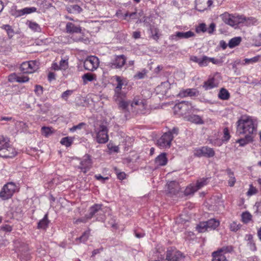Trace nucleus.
<instances>
[{
  "mask_svg": "<svg viewBox=\"0 0 261 261\" xmlns=\"http://www.w3.org/2000/svg\"><path fill=\"white\" fill-rule=\"evenodd\" d=\"M150 31L151 34V38L155 41H158L161 36L159 33V30L153 26H151L150 28Z\"/></svg>",
  "mask_w": 261,
  "mask_h": 261,
  "instance_id": "obj_31",
  "label": "nucleus"
},
{
  "mask_svg": "<svg viewBox=\"0 0 261 261\" xmlns=\"http://www.w3.org/2000/svg\"><path fill=\"white\" fill-rule=\"evenodd\" d=\"M37 5L39 9L43 12H44L47 9L53 7L52 4L47 0H43L40 2H38Z\"/></svg>",
  "mask_w": 261,
  "mask_h": 261,
  "instance_id": "obj_28",
  "label": "nucleus"
},
{
  "mask_svg": "<svg viewBox=\"0 0 261 261\" xmlns=\"http://www.w3.org/2000/svg\"><path fill=\"white\" fill-rule=\"evenodd\" d=\"M173 138L170 132H166L158 140L157 144L162 148H169Z\"/></svg>",
  "mask_w": 261,
  "mask_h": 261,
  "instance_id": "obj_13",
  "label": "nucleus"
},
{
  "mask_svg": "<svg viewBox=\"0 0 261 261\" xmlns=\"http://www.w3.org/2000/svg\"><path fill=\"white\" fill-rule=\"evenodd\" d=\"M220 17L225 23L234 28H237L240 25L248 24L246 18L243 16H234L226 12L221 14Z\"/></svg>",
  "mask_w": 261,
  "mask_h": 261,
  "instance_id": "obj_3",
  "label": "nucleus"
},
{
  "mask_svg": "<svg viewBox=\"0 0 261 261\" xmlns=\"http://www.w3.org/2000/svg\"><path fill=\"white\" fill-rule=\"evenodd\" d=\"M223 133H224V140L227 141L230 137V136L229 135V132L228 128L225 127L223 129Z\"/></svg>",
  "mask_w": 261,
  "mask_h": 261,
  "instance_id": "obj_61",
  "label": "nucleus"
},
{
  "mask_svg": "<svg viewBox=\"0 0 261 261\" xmlns=\"http://www.w3.org/2000/svg\"><path fill=\"white\" fill-rule=\"evenodd\" d=\"M89 233L88 232H84L80 237L76 238V241H79L80 242H85L88 239Z\"/></svg>",
  "mask_w": 261,
  "mask_h": 261,
  "instance_id": "obj_49",
  "label": "nucleus"
},
{
  "mask_svg": "<svg viewBox=\"0 0 261 261\" xmlns=\"http://www.w3.org/2000/svg\"><path fill=\"white\" fill-rule=\"evenodd\" d=\"M126 60L125 56L123 55L117 56L115 58V68H121L125 64Z\"/></svg>",
  "mask_w": 261,
  "mask_h": 261,
  "instance_id": "obj_26",
  "label": "nucleus"
},
{
  "mask_svg": "<svg viewBox=\"0 0 261 261\" xmlns=\"http://www.w3.org/2000/svg\"><path fill=\"white\" fill-rule=\"evenodd\" d=\"M74 140V138L70 137L63 138L60 141L62 145L68 147L71 145Z\"/></svg>",
  "mask_w": 261,
  "mask_h": 261,
  "instance_id": "obj_33",
  "label": "nucleus"
},
{
  "mask_svg": "<svg viewBox=\"0 0 261 261\" xmlns=\"http://www.w3.org/2000/svg\"><path fill=\"white\" fill-rule=\"evenodd\" d=\"M42 134L45 137H48L51 133V128L48 127L43 126L41 128Z\"/></svg>",
  "mask_w": 261,
  "mask_h": 261,
  "instance_id": "obj_50",
  "label": "nucleus"
},
{
  "mask_svg": "<svg viewBox=\"0 0 261 261\" xmlns=\"http://www.w3.org/2000/svg\"><path fill=\"white\" fill-rule=\"evenodd\" d=\"M230 229L231 231H237L240 229V226L237 222H233L230 225Z\"/></svg>",
  "mask_w": 261,
  "mask_h": 261,
  "instance_id": "obj_59",
  "label": "nucleus"
},
{
  "mask_svg": "<svg viewBox=\"0 0 261 261\" xmlns=\"http://www.w3.org/2000/svg\"><path fill=\"white\" fill-rule=\"evenodd\" d=\"M187 119L188 121L196 124H202L204 123V121L201 117L197 115L192 114L189 115L187 117Z\"/></svg>",
  "mask_w": 261,
  "mask_h": 261,
  "instance_id": "obj_21",
  "label": "nucleus"
},
{
  "mask_svg": "<svg viewBox=\"0 0 261 261\" xmlns=\"http://www.w3.org/2000/svg\"><path fill=\"white\" fill-rule=\"evenodd\" d=\"M230 97V95H229V93L228 92V91L224 89V88H222L219 94H218V97L221 99H222V100H227L229 99Z\"/></svg>",
  "mask_w": 261,
  "mask_h": 261,
  "instance_id": "obj_32",
  "label": "nucleus"
},
{
  "mask_svg": "<svg viewBox=\"0 0 261 261\" xmlns=\"http://www.w3.org/2000/svg\"><path fill=\"white\" fill-rule=\"evenodd\" d=\"M256 192L257 190L256 189V188L253 187L252 186H250V188L247 192V195L249 196H251L256 194Z\"/></svg>",
  "mask_w": 261,
  "mask_h": 261,
  "instance_id": "obj_64",
  "label": "nucleus"
},
{
  "mask_svg": "<svg viewBox=\"0 0 261 261\" xmlns=\"http://www.w3.org/2000/svg\"><path fill=\"white\" fill-rule=\"evenodd\" d=\"M215 154L214 149L208 146H203L195 149L194 155L196 156H204L206 158L213 157Z\"/></svg>",
  "mask_w": 261,
  "mask_h": 261,
  "instance_id": "obj_11",
  "label": "nucleus"
},
{
  "mask_svg": "<svg viewBox=\"0 0 261 261\" xmlns=\"http://www.w3.org/2000/svg\"><path fill=\"white\" fill-rule=\"evenodd\" d=\"M94 134H95L96 141L99 143H105L108 140L107 127L103 125H95Z\"/></svg>",
  "mask_w": 261,
  "mask_h": 261,
  "instance_id": "obj_8",
  "label": "nucleus"
},
{
  "mask_svg": "<svg viewBox=\"0 0 261 261\" xmlns=\"http://www.w3.org/2000/svg\"><path fill=\"white\" fill-rule=\"evenodd\" d=\"M242 41L241 37H236L231 39L228 43V46L230 48H232L239 45Z\"/></svg>",
  "mask_w": 261,
  "mask_h": 261,
  "instance_id": "obj_29",
  "label": "nucleus"
},
{
  "mask_svg": "<svg viewBox=\"0 0 261 261\" xmlns=\"http://www.w3.org/2000/svg\"><path fill=\"white\" fill-rule=\"evenodd\" d=\"M197 191H198V190L196 186L193 184H191L186 188L185 190V195H192L193 194Z\"/></svg>",
  "mask_w": 261,
  "mask_h": 261,
  "instance_id": "obj_36",
  "label": "nucleus"
},
{
  "mask_svg": "<svg viewBox=\"0 0 261 261\" xmlns=\"http://www.w3.org/2000/svg\"><path fill=\"white\" fill-rule=\"evenodd\" d=\"M125 97L126 95L123 98H118L117 97H116V98H115V101H118V105L119 109L122 110L124 112L128 111L127 108L130 103L129 101L125 100Z\"/></svg>",
  "mask_w": 261,
  "mask_h": 261,
  "instance_id": "obj_18",
  "label": "nucleus"
},
{
  "mask_svg": "<svg viewBox=\"0 0 261 261\" xmlns=\"http://www.w3.org/2000/svg\"><path fill=\"white\" fill-rule=\"evenodd\" d=\"M233 251V247L231 246H223L215 252H219V254H224L231 252Z\"/></svg>",
  "mask_w": 261,
  "mask_h": 261,
  "instance_id": "obj_38",
  "label": "nucleus"
},
{
  "mask_svg": "<svg viewBox=\"0 0 261 261\" xmlns=\"http://www.w3.org/2000/svg\"><path fill=\"white\" fill-rule=\"evenodd\" d=\"M259 59V56L254 57L250 59L246 58L244 59V63H242L243 65L249 64L257 62Z\"/></svg>",
  "mask_w": 261,
  "mask_h": 261,
  "instance_id": "obj_46",
  "label": "nucleus"
},
{
  "mask_svg": "<svg viewBox=\"0 0 261 261\" xmlns=\"http://www.w3.org/2000/svg\"><path fill=\"white\" fill-rule=\"evenodd\" d=\"M16 190V186L13 182L5 185L0 192V197L3 200H7L12 197Z\"/></svg>",
  "mask_w": 261,
  "mask_h": 261,
  "instance_id": "obj_9",
  "label": "nucleus"
},
{
  "mask_svg": "<svg viewBox=\"0 0 261 261\" xmlns=\"http://www.w3.org/2000/svg\"><path fill=\"white\" fill-rule=\"evenodd\" d=\"M60 70H66L68 67V63L67 59H62L59 63Z\"/></svg>",
  "mask_w": 261,
  "mask_h": 261,
  "instance_id": "obj_47",
  "label": "nucleus"
},
{
  "mask_svg": "<svg viewBox=\"0 0 261 261\" xmlns=\"http://www.w3.org/2000/svg\"><path fill=\"white\" fill-rule=\"evenodd\" d=\"M142 106L143 109H146V105L144 102L143 100L135 98L131 103V107H135V106Z\"/></svg>",
  "mask_w": 261,
  "mask_h": 261,
  "instance_id": "obj_37",
  "label": "nucleus"
},
{
  "mask_svg": "<svg viewBox=\"0 0 261 261\" xmlns=\"http://www.w3.org/2000/svg\"><path fill=\"white\" fill-rule=\"evenodd\" d=\"M177 96L181 98L188 96V89L186 90H181L180 92L177 95Z\"/></svg>",
  "mask_w": 261,
  "mask_h": 261,
  "instance_id": "obj_62",
  "label": "nucleus"
},
{
  "mask_svg": "<svg viewBox=\"0 0 261 261\" xmlns=\"http://www.w3.org/2000/svg\"><path fill=\"white\" fill-rule=\"evenodd\" d=\"M38 67V62L30 61L22 63L20 66V69L24 73H32L37 70Z\"/></svg>",
  "mask_w": 261,
  "mask_h": 261,
  "instance_id": "obj_10",
  "label": "nucleus"
},
{
  "mask_svg": "<svg viewBox=\"0 0 261 261\" xmlns=\"http://www.w3.org/2000/svg\"><path fill=\"white\" fill-rule=\"evenodd\" d=\"M237 132L239 134L252 135L256 130L255 121L249 116H242L237 121Z\"/></svg>",
  "mask_w": 261,
  "mask_h": 261,
  "instance_id": "obj_1",
  "label": "nucleus"
},
{
  "mask_svg": "<svg viewBox=\"0 0 261 261\" xmlns=\"http://www.w3.org/2000/svg\"><path fill=\"white\" fill-rule=\"evenodd\" d=\"M197 32H205L207 31V28L206 27V25L205 23H201L196 28Z\"/></svg>",
  "mask_w": 261,
  "mask_h": 261,
  "instance_id": "obj_60",
  "label": "nucleus"
},
{
  "mask_svg": "<svg viewBox=\"0 0 261 261\" xmlns=\"http://www.w3.org/2000/svg\"><path fill=\"white\" fill-rule=\"evenodd\" d=\"M147 73V70L143 69L141 71L138 72L135 75L134 77L137 79H144Z\"/></svg>",
  "mask_w": 261,
  "mask_h": 261,
  "instance_id": "obj_51",
  "label": "nucleus"
},
{
  "mask_svg": "<svg viewBox=\"0 0 261 261\" xmlns=\"http://www.w3.org/2000/svg\"><path fill=\"white\" fill-rule=\"evenodd\" d=\"M194 36L195 33L191 31L186 32H177L175 34L171 35L169 39L171 40L177 41L179 39H188Z\"/></svg>",
  "mask_w": 261,
  "mask_h": 261,
  "instance_id": "obj_15",
  "label": "nucleus"
},
{
  "mask_svg": "<svg viewBox=\"0 0 261 261\" xmlns=\"http://www.w3.org/2000/svg\"><path fill=\"white\" fill-rule=\"evenodd\" d=\"M189 96H197L199 95V91L195 89H188Z\"/></svg>",
  "mask_w": 261,
  "mask_h": 261,
  "instance_id": "obj_56",
  "label": "nucleus"
},
{
  "mask_svg": "<svg viewBox=\"0 0 261 261\" xmlns=\"http://www.w3.org/2000/svg\"><path fill=\"white\" fill-rule=\"evenodd\" d=\"M226 172L229 177L228 185L230 187H233L236 181L235 177L234 176V173L230 169H227Z\"/></svg>",
  "mask_w": 261,
  "mask_h": 261,
  "instance_id": "obj_34",
  "label": "nucleus"
},
{
  "mask_svg": "<svg viewBox=\"0 0 261 261\" xmlns=\"http://www.w3.org/2000/svg\"><path fill=\"white\" fill-rule=\"evenodd\" d=\"M126 138L127 137L123 132L119 133V135L117 136V140L119 141V144L118 146H115V152H118L120 146H123L124 149L126 148Z\"/></svg>",
  "mask_w": 261,
  "mask_h": 261,
  "instance_id": "obj_17",
  "label": "nucleus"
},
{
  "mask_svg": "<svg viewBox=\"0 0 261 261\" xmlns=\"http://www.w3.org/2000/svg\"><path fill=\"white\" fill-rule=\"evenodd\" d=\"M108 151L109 154H111L114 152V144L113 143H109L108 145Z\"/></svg>",
  "mask_w": 261,
  "mask_h": 261,
  "instance_id": "obj_63",
  "label": "nucleus"
},
{
  "mask_svg": "<svg viewBox=\"0 0 261 261\" xmlns=\"http://www.w3.org/2000/svg\"><path fill=\"white\" fill-rule=\"evenodd\" d=\"M86 124L84 122H81L78 124L77 125L73 126L71 128H70V131L73 132L77 129H81L84 126H85Z\"/></svg>",
  "mask_w": 261,
  "mask_h": 261,
  "instance_id": "obj_53",
  "label": "nucleus"
},
{
  "mask_svg": "<svg viewBox=\"0 0 261 261\" xmlns=\"http://www.w3.org/2000/svg\"><path fill=\"white\" fill-rule=\"evenodd\" d=\"M167 191L171 195H176L180 190V186L178 182L171 181L167 184Z\"/></svg>",
  "mask_w": 261,
  "mask_h": 261,
  "instance_id": "obj_16",
  "label": "nucleus"
},
{
  "mask_svg": "<svg viewBox=\"0 0 261 261\" xmlns=\"http://www.w3.org/2000/svg\"><path fill=\"white\" fill-rule=\"evenodd\" d=\"M3 28L7 32L9 38H11L14 36V30L12 29V27L10 25H4Z\"/></svg>",
  "mask_w": 261,
  "mask_h": 261,
  "instance_id": "obj_43",
  "label": "nucleus"
},
{
  "mask_svg": "<svg viewBox=\"0 0 261 261\" xmlns=\"http://www.w3.org/2000/svg\"><path fill=\"white\" fill-rule=\"evenodd\" d=\"M170 84L168 81L162 82L156 87V90L162 94H166L168 90L170 88Z\"/></svg>",
  "mask_w": 261,
  "mask_h": 261,
  "instance_id": "obj_25",
  "label": "nucleus"
},
{
  "mask_svg": "<svg viewBox=\"0 0 261 261\" xmlns=\"http://www.w3.org/2000/svg\"><path fill=\"white\" fill-rule=\"evenodd\" d=\"M182 254L176 250H169L167 251L166 258L160 252H153L150 258L151 261H179L182 257Z\"/></svg>",
  "mask_w": 261,
  "mask_h": 261,
  "instance_id": "obj_2",
  "label": "nucleus"
},
{
  "mask_svg": "<svg viewBox=\"0 0 261 261\" xmlns=\"http://www.w3.org/2000/svg\"><path fill=\"white\" fill-rule=\"evenodd\" d=\"M213 257L212 261H227L225 255L219 254V252H213Z\"/></svg>",
  "mask_w": 261,
  "mask_h": 261,
  "instance_id": "obj_39",
  "label": "nucleus"
},
{
  "mask_svg": "<svg viewBox=\"0 0 261 261\" xmlns=\"http://www.w3.org/2000/svg\"><path fill=\"white\" fill-rule=\"evenodd\" d=\"M115 80L117 83L115 87V97L123 98L126 95L125 87L127 81L125 78L119 76H115Z\"/></svg>",
  "mask_w": 261,
  "mask_h": 261,
  "instance_id": "obj_7",
  "label": "nucleus"
},
{
  "mask_svg": "<svg viewBox=\"0 0 261 261\" xmlns=\"http://www.w3.org/2000/svg\"><path fill=\"white\" fill-rule=\"evenodd\" d=\"M208 64V57L203 56L200 58L199 65L201 67L206 66Z\"/></svg>",
  "mask_w": 261,
  "mask_h": 261,
  "instance_id": "obj_52",
  "label": "nucleus"
},
{
  "mask_svg": "<svg viewBox=\"0 0 261 261\" xmlns=\"http://www.w3.org/2000/svg\"><path fill=\"white\" fill-rule=\"evenodd\" d=\"M214 78H210L203 83V87L205 90H210L217 87V84L215 82Z\"/></svg>",
  "mask_w": 261,
  "mask_h": 261,
  "instance_id": "obj_24",
  "label": "nucleus"
},
{
  "mask_svg": "<svg viewBox=\"0 0 261 261\" xmlns=\"http://www.w3.org/2000/svg\"><path fill=\"white\" fill-rule=\"evenodd\" d=\"M82 80L83 81V84L86 85L88 82H91L94 80V76L93 74L90 73H87L84 74L82 76Z\"/></svg>",
  "mask_w": 261,
  "mask_h": 261,
  "instance_id": "obj_40",
  "label": "nucleus"
},
{
  "mask_svg": "<svg viewBox=\"0 0 261 261\" xmlns=\"http://www.w3.org/2000/svg\"><path fill=\"white\" fill-rule=\"evenodd\" d=\"M207 178H203L197 180L195 186L198 190L207 184Z\"/></svg>",
  "mask_w": 261,
  "mask_h": 261,
  "instance_id": "obj_42",
  "label": "nucleus"
},
{
  "mask_svg": "<svg viewBox=\"0 0 261 261\" xmlns=\"http://www.w3.org/2000/svg\"><path fill=\"white\" fill-rule=\"evenodd\" d=\"M92 166V161L90 156L89 154H86L80 162L79 168L81 171L86 173L90 169Z\"/></svg>",
  "mask_w": 261,
  "mask_h": 261,
  "instance_id": "obj_14",
  "label": "nucleus"
},
{
  "mask_svg": "<svg viewBox=\"0 0 261 261\" xmlns=\"http://www.w3.org/2000/svg\"><path fill=\"white\" fill-rule=\"evenodd\" d=\"M73 92V91L72 90H67L62 93L61 97L63 100L67 101L69 96H70Z\"/></svg>",
  "mask_w": 261,
  "mask_h": 261,
  "instance_id": "obj_48",
  "label": "nucleus"
},
{
  "mask_svg": "<svg viewBox=\"0 0 261 261\" xmlns=\"http://www.w3.org/2000/svg\"><path fill=\"white\" fill-rule=\"evenodd\" d=\"M13 77L18 83H25L29 80V78L27 76H17L15 74L10 75L9 80L11 81V79Z\"/></svg>",
  "mask_w": 261,
  "mask_h": 261,
  "instance_id": "obj_30",
  "label": "nucleus"
},
{
  "mask_svg": "<svg viewBox=\"0 0 261 261\" xmlns=\"http://www.w3.org/2000/svg\"><path fill=\"white\" fill-rule=\"evenodd\" d=\"M49 222V220L48 219V214H46L43 218L38 222L37 228L38 229H46L48 226Z\"/></svg>",
  "mask_w": 261,
  "mask_h": 261,
  "instance_id": "obj_22",
  "label": "nucleus"
},
{
  "mask_svg": "<svg viewBox=\"0 0 261 261\" xmlns=\"http://www.w3.org/2000/svg\"><path fill=\"white\" fill-rule=\"evenodd\" d=\"M36 10L37 9L35 7L25 8L22 9L23 15L36 12Z\"/></svg>",
  "mask_w": 261,
  "mask_h": 261,
  "instance_id": "obj_57",
  "label": "nucleus"
},
{
  "mask_svg": "<svg viewBox=\"0 0 261 261\" xmlns=\"http://www.w3.org/2000/svg\"><path fill=\"white\" fill-rule=\"evenodd\" d=\"M66 9L68 13L73 14H79L83 10L82 8L77 5H68Z\"/></svg>",
  "mask_w": 261,
  "mask_h": 261,
  "instance_id": "obj_23",
  "label": "nucleus"
},
{
  "mask_svg": "<svg viewBox=\"0 0 261 261\" xmlns=\"http://www.w3.org/2000/svg\"><path fill=\"white\" fill-rule=\"evenodd\" d=\"M253 136L251 135H246L244 138H241L237 141V143L240 144L241 146H244L245 145L252 142Z\"/></svg>",
  "mask_w": 261,
  "mask_h": 261,
  "instance_id": "obj_27",
  "label": "nucleus"
},
{
  "mask_svg": "<svg viewBox=\"0 0 261 261\" xmlns=\"http://www.w3.org/2000/svg\"><path fill=\"white\" fill-rule=\"evenodd\" d=\"M167 161L166 153H161L155 159V163L158 166H165L167 164Z\"/></svg>",
  "mask_w": 261,
  "mask_h": 261,
  "instance_id": "obj_20",
  "label": "nucleus"
},
{
  "mask_svg": "<svg viewBox=\"0 0 261 261\" xmlns=\"http://www.w3.org/2000/svg\"><path fill=\"white\" fill-rule=\"evenodd\" d=\"M66 30L67 33H81L82 31L81 27L75 25L72 22H67L66 25Z\"/></svg>",
  "mask_w": 261,
  "mask_h": 261,
  "instance_id": "obj_19",
  "label": "nucleus"
},
{
  "mask_svg": "<svg viewBox=\"0 0 261 261\" xmlns=\"http://www.w3.org/2000/svg\"><path fill=\"white\" fill-rule=\"evenodd\" d=\"M252 215L250 213L246 212L242 214V219L244 223H248L251 219Z\"/></svg>",
  "mask_w": 261,
  "mask_h": 261,
  "instance_id": "obj_45",
  "label": "nucleus"
},
{
  "mask_svg": "<svg viewBox=\"0 0 261 261\" xmlns=\"http://www.w3.org/2000/svg\"><path fill=\"white\" fill-rule=\"evenodd\" d=\"M28 25L29 28L34 32H40L41 31L40 25L35 22L30 21H29Z\"/></svg>",
  "mask_w": 261,
  "mask_h": 261,
  "instance_id": "obj_41",
  "label": "nucleus"
},
{
  "mask_svg": "<svg viewBox=\"0 0 261 261\" xmlns=\"http://www.w3.org/2000/svg\"><path fill=\"white\" fill-rule=\"evenodd\" d=\"M43 87L38 85L35 86L34 91L36 95L38 96H41L43 94Z\"/></svg>",
  "mask_w": 261,
  "mask_h": 261,
  "instance_id": "obj_55",
  "label": "nucleus"
},
{
  "mask_svg": "<svg viewBox=\"0 0 261 261\" xmlns=\"http://www.w3.org/2000/svg\"><path fill=\"white\" fill-rule=\"evenodd\" d=\"M220 225V221L216 219H211L206 221L201 222L196 228L199 232H204L208 230H214Z\"/></svg>",
  "mask_w": 261,
  "mask_h": 261,
  "instance_id": "obj_6",
  "label": "nucleus"
},
{
  "mask_svg": "<svg viewBox=\"0 0 261 261\" xmlns=\"http://www.w3.org/2000/svg\"><path fill=\"white\" fill-rule=\"evenodd\" d=\"M101 204H94L90 206L88 213L86 215L87 219L95 218L96 221H103L105 219V211Z\"/></svg>",
  "mask_w": 261,
  "mask_h": 261,
  "instance_id": "obj_5",
  "label": "nucleus"
},
{
  "mask_svg": "<svg viewBox=\"0 0 261 261\" xmlns=\"http://www.w3.org/2000/svg\"><path fill=\"white\" fill-rule=\"evenodd\" d=\"M99 66V59L97 57L92 56L86 58L84 62L85 69L89 71H93Z\"/></svg>",
  "mask_w": 261,
  "mask_h": 261,
  "instance_id": "obj_12",
  "label": "nucleus"
},
{
  "mask_svg": "<svg viewBox=\"0 0 261 261\" xmlns=\"http://www.w3.org/2000/svg\"><path fill=\"white\" fill-rule=\"evenodd\" d=\"M115 172L117 175V178L119 180H122L125 179L126 177V174L124 172H118L117 169L115 168Z\"/></svg>",
  "mask_w": 261,
  "mask_h": 261,
  "instance_id": "obj_58",
  "label": "nucleus"
},
{
  "mask_svg": "<svg viewBox=\"0 0 261 261\" xmlns=\"http://www.w3.org/2000/svg\"><path fill=\"white\" fill-rule=\"evenodd\" d=\"M10 14L15 17L23 15L22 9L17 10V7L16 6H14L11 8Z\"/></svg>",
  "mask_w": 261,
  "mask_h": 261,
  "instance_id": "obj_35",
  "label": "nucleus"
},
{
  "mask_svg": "<svg viewBox=\"0 0 261 261\" xmlns=\"http://www.w3.org/2000/svg\"><path fill=\"white\" fill-rule=\"evenodd\" d=\"M7 138L0 136V156L4 158H13L16 154L15 149L11 146Z\"/></svg>",
  "mask_w": 261,
  "mask_h": 261,
  "instance_id": "obj_4",
  "label": "nucleus"
},
{
  "mask_svg": "<svg viewBox=\"0 0 261 261\" xmlns=\"http://www.w3.org/2000/svg\"><path fill=\"white\" fill-rule=\"evenodd\" d=\"M115 15H116L117 17H118L121 20H126L127 21H129V19H128V12H126L124 14H123L121 12V10H119L116 12V13L115 14Z\"/></svg>",
  "mask_w": 261,
  "mask_h": 261,
  "instance_id": "obj_44",
  "label": "nucleus"
},
{
  "mask_svg": "<svg viewBox=\"0 0 261 261\" xmlns=\"http://www.w3.org/2000/svg\"><path fill=\"white\" fill-rule=\"evenodd\" d=\"M141 16V15L140 13H138L136 12L128 13V19H129L130 21L131 19H139Z\"/></svg>",
  "mask_w": 261,
  "mask_h": 261,
  "instance_id": "obj_54",
  "label": "nucleus"
}]
</instances>
